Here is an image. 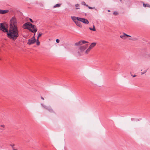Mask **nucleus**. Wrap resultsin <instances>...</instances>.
Wrapping results in <instances>:
<instances>
[{
    "label": "nucleus",
    "mask_w": 150,
    "mask_h": 150,
    "mask_svg": "<svg viewBox=\"0 0 150 150\" xmlns=\"http://www.w3.org/2000/svg\"><path fill=\"white\" fill-rule=\"evenodd\" d=\"M23 28L24 29H27L29 31L34 33V36L31 39L28 40L27 44L31 45L34 43L36 41L35 35L37 31L36 27L30 22H27L23 25Z\"/></svg>",
    "instance_id": "obj_1"
},
{
    "label": "nucleus",
    "mask_w": 150,
    "mask_h": 150,
    "mask_svg": "<svg viewBox=\"0 0 150 150\" xmlns=\"http://www.w3.org/2000/svg\"><path fill=\"white\" fill-rule=\"evenodd\" d=\"M6 33L7 37L13 40H16L19 36V31L17 28H10Z\"/></svg>",
    "instance_id": "obj_2"
},
{
    "label": "nucleus",
    "mask_w": 150,
    "mask_h": 150,
    "mask_svg": "<svg viewBox=\"0 0 150 150\" xmlns=\"http://www.w3.org/2000/svg\"><path fill=\"white\" fill-rule=\"evenodd\" d=\"M10 28H17V22L16 19L14 17H12L10 20Z\"/></svg>",
    "instance_id": "obj_3"
},
{
    "label": "nucleus",
    "mask_w": 150,
    "mask_h": 150,
    "mask_svg": "<svg viewBox=\"0 0 150 150\" xmlns=\"http://www.w3.org/2000/svg\"><path fill=\"white\" fill-rule=\"evenodd\" d=\"M0 30L4 32L7 33L8 30L6 28L3 23H0Z\"/></svg>",
    "instance_id": "obj_4"
},
{
    "label": "nucleus",
    "mask_w": 150,
    "mask_h": 150,
    "mask_svg": "<svg viewBox=\"0 0 150 150\" xmlns=\"http://www.w3.org/2000/svg\"><path fill=\"white\" fill-rule=\"evenodd\" d=\"M78 19L79 21L81 22L86 24H88L89 23V22L86 19L81 18H79Z\"/></svg>",
    "instance_id": "obj_5"
},
{
    "label": "nucleus",
    "mask_w": 150,
    "mask_h": 150,
    "mask_svg": "<svg viewBox=\"0 0 150 150\" xmlns=\"http://www.w3.org/2000/svg\"><path fill=\"white\" fill-rule=\"evenodd\" d=\"M41 105L44 108L48 110L49 112H53L52 109H51L50 106H46L42 103H41Z\"/></svg>",
    "instance_id": "obj_6"
},
{
    "label": "nucleus",
    "mask_w": 150,
    "mask_h": 150,
    "mask_svg": "<svg viewBox=\"0 0 150 150\" xmlns=\"http://www.w3.org/2000/svg\"><path fill=\"white\" fill-rule=\"evenodd\" d=\"M41 105L44 108L48 110L49 112H53L52 109H51L50 106H46L42 103H41Z\"/></svg>",
    "instance_id": "obj_7"
},
{
    "label": "nucleus",
    "mask_w": 150,
    "mask_h": 150,
    "mask_svg": "<svg viewBox=\"0 0 150 150\" xmlns=\"http://www.w3.org/2000/svg\"><path fill=\"white\" fill-rule=\"evenodd\" d=\"M41 105L44 108L48 110L49 112H53L52 109H51L50 106H46L42 103H41Z\"/></svg>",
    "instance_id": "obj_8"
},
{
    "label": "nucleus",
    "mask_w": 150,
    "mask_h": 150,
    "mask_svg": "<svg viewBox=\"0 0 150 150\" xmlns=\"http://www.w3.org/2000/svg\"><path fill=\"white\" fill-rule=\"evenodd\" d=\"M88 46V45H86L82 46H80L79 47V50L81 52H83L86 49Z\"/></svg>",
    "instance_id": "obj_9"
},
{
    "label": "nucleus",
    "mask_w": 150,
    "mask_h": 150,
    "mask_svg": "<svg viewBox=\"0 0 150 150\" xmlns=\"http://www.w3.org/2000/svg\"><path fill=\"white\" fill-rule=\"evenodd\" d=\"M123 35H121L120 36V37L123 39H126V36L129 37H131V36L130 35H127L125 33H123Z\"/></svg>",
    "instance_id": "obj_10"
},
{
    "label": "nucleus",
    "mask_w": 150,
    "mask_h": 150,
    "mask_svg": "<svg viewBox=\"0 0 150 150\" xmlns=\"http://www.w3.org/2000/svg\"><path fill=\"white\" fill-rule=\"evenodd\" d=\"M71 18H72V20L75 23V22H76L77 21L76 20H77L78 21H79L78 18H79V17H76L74 16H72L71 17Z\"/></svg>",
    "instance_id": "obj_11"
},
{
    "label": "nucleus",
    "mask_w": 150,
    "mask_h": 150,
    "mask_svg": "<svg viewBox=\"0 0 150 150\" xmlns=\"http://www.w3.org/2000/svg\"><path fill=\"white\" fill-rule=\"evenodd\" d=\"M78 21H77L76 22H75V23L76 25L80 28H81L82 26L81 24V23L80 22Z\"/></svg>",
    "instance_id": "obj_12"
},
{
    "label": "nucleus",
    "mask_w": 150,
    "mask_h": 150,
    "mask_svg": "<svg viewBox=\"0 0 150 150\" xmlns=\"http://www.w3.org/2000/svg\"><path fill=\"white\" fill-rule=\"evenodd\" d=\"M96 42L92 43L89 47V49H92L96 45Z\"/></svg>",
    "instance_id": "obj_13"
},
{
    "label": "nucleus",
    "mask_w": 150,
    "mask_h": 150,
    "mask_svg": "<svg viewBox=\"0 0 150 150\" xmlns=\"http://www.w3.org/2000/svg\"><path fill=\"white\" fill-rule=\"evenodd\" d=\"M82 43L81 40H80L78 42L76 43L75 44V45L76 46L81 45H82Z\"/></svg>",
    "instance_id": "obj_14"
},
{
    "label": "nucleus",
    "mask_w": 150,
    "mask_h": 150,
    "mask_svg": "<svg viewBox=\"0 0 150 150\" xmlns=\"http://www.w3.org/2000/svg\"><path fill=\"white\" fill-rule=\"evenodd\" d=\"M89 28L91 30H92V31H95L96 30V29L95 28V26L94 25H93V28H91L89 27Z\"/></svg>",
    "instance_id": "obj_15"
},
{
    "label": "nucleus",
    "mask_w": 150,
    "mask_h": 150,
    "mask_svg": "<svg viewBox=\"0 0 150 150\" xmlns=\"http://www.w3.org/2000/svg\"><path fill=\"white\" fill-rule=\"evenodd\" d=\"M61 4H57L55 5L53 7V8H55L56 7H59L60 6Z\"/></svg>",
    "instance_id": "obj_16"
},
{
    "label": "nucleus",
    "mask_w": 150,
    "mask_h": 150,
    "mask_svg": "<svg viewBox=\"0 0 150 150\" xmlns=\"http://www.w3.org/2000/svg\"><path fill=\"white\" fill-rule=\"evenodd\" d=\"M143 5L144 7H150V5H149V4H143Z\"/></svg>",
    "instance_id": "obj_17"
},
{
    "label": "nucleus",
    "mask_w": 150,
    "mask_h": 150,
    "mask_svg": "<svg viewBox=\"0 0 150 150\" xmlns=\"http://www.w3.org/2000/svg\"><path fill=\"white\" fill-rule=\"evenodd\" d=\"M75 6L76 7V9H80V8H77V7H79V4H76L75 5Z\"/></svg>",
    "instance_id": "obj_18"
},
{
    "label": "nucleus",
    "mask_w": 150,
    "mask_h": 150,
    "mask_svg": "<svg viewBox=\"0 0 150 150\" xmlns=\"http://www.w3.org/2000/svg\"><path fill=\"white\" fill-rule=\"evenodd\" d=\"M8 10H3L2 14H5L8 12Z\"/></svg>",
    "instance_id": "obj_19"
},
{
    "label": "nucleus",
    "mask_w": 150,
    "mask_h": 150,
    "mask_svg": "<svg viewBox=\"0 0 150 150\" xmlns=\"http://www.w3.org/2000/svg\"><path fill=\"white\" fill-rule=\"evenodd\" d=\"M81 4L85 6H88V5L86 4L84 1H83L81 2Z\"/></svg>",
    "instance_id": "obj_20"
},
{
    "label": "nucleus",
    "mask_w": 150,
    "mask_h": 150,
    "mask_svg": "<svg viewBox=\"0 0 150 150\" xmlns=\"http://www.w3.org/2000/svg\"><path fill=\"white\" fill-rule=\"evenodd\" d=\"M91 49H89V47L85 51V53L86 54H87L88 52L90 51L91 50Z\"/></svg>",
    "instance_id": "obj_21"
},
{
    "label": "nucleus",
    "mask_w": 150,
    "mask_h": 150,
    "mask_svg": "<svg viewBox=\"0 0 150 150\" xmlns=\"http://www.w3.org/2000/svg\"><path fill=\"white\" fill-rule=\"evenodd\" d=\"M82 41V45L83 44H85V43H88V42H87V41H85V40H82V41Z\"/></svg>",
    "instance_id": "obj_22"
},
{
    "label": "nucleus",
    "mask_w": 150,
    "mask_h": 150,
    "mask_svg": "<svg viewBox=\"0 0 150 150\" xmlns=\"http://www.w3.org/2000/svg\"><path fill=\"white\" fill-rule=\"evenodd\" d=\"M138 40V38L136 37H133L132 38V40L135 41Z\"/></svg>",
    "instance_id": "obj_23"
},
{
    "label": "nucleus",
    "mask_w": 150,
    "mask_h": 150,
    "mask_svg": "<svg viewBox=\"0 0 150 150\" xmlns=\"http://www.w3.org/2000/svg\"><path fill=\"white\" fill-rule=\"evenodd\" d=\"M147 69L145 70L144 71L141 72V74L142 75L144 74H145L146 73V72H147Z\"/></svg>",
    "instance_id": "obj_24"
},
{
    "label": "nucleus",
    "mask_w": 150,
    "mask_h": 150,
    "mask_svg": "<svg viewBox=\"0 0 150 150\" xmlns=\"http://www.w3.org/2000/svg\"><path fill=\"white\" fill-rule=\"evenodd\" d=\"M42 33H39V34L37 37V38H38V39L39 37H40L42 35Z\"/></svg>",
    "instance_id": "obj_25"
},
{
    "label": "nucleus",
    "mask_w": 150,
    "mask_h": 150,
    "mask_svg": "<svg viewBox=\"0 0 150 150\" xmlns=\"http://www.w3.org/2000/svg\"><path fill=\"white\" fill-rule=\"evenodd\" d=\"M113 14L114 15H117V14H118V13L117 12V11H114L113 13Z\"/></svg>",
    "instance_id": "obj_26"
},
{
    "label": "nucleus",
    "mask_w": 150,
    "mask_h": 150,
    "mask_svg": "<svg viewBox=\"0 0 150 150\" xmlns=\"http://www.w3.org/2000/svg\"><path fill=\"white\" fill-rule=\"evenodd\" d=\"M88 8L90 9H93L94 8H93V7H90V6H89L88 5V6H87Z\"/></svg>",
    "instance_id": "obj_27"
},
{
    "label": "nucleus",
    "mask_w": 150,
    "mask_h": 150,
    "mask_svg": "<svg viewBox=\"0 0 150 150\" xmlns=\"http://www.w3.org/2000/svg\"><path fill=\"white\" fill-rule=\"evenodd\" d=\"M59 40L58 39H57L56 40V42L57 43H59Z\"/></svg>",
    "instance_id": "obj_28"
},
{
    "label": "nucleus",
    "mask_w": 150,
    "mask_h": 150,
    "mask_svg": "<svg viewBox=\"0 0 150 150\" xmlns=\"http://www.w3.org/2000/svg\"><path fill=\"white\" fill-rule=\"evenodd\" d=\"M37 45H39L40 44V42L39 41L37 42Z\"/></svg>",
    "instance_id": "obj_29"
},
{
    "label": "nucleus",
    "mask_w": 150,
    "mask_h": 150,
    "mask_svg": "<svg viewBox=\"0 0 150 150\" xmlns=\"http://www.w3.org/2000/svg\"><path fill=\"white\" fill-rule=\"evenodd\" d=\"M3 10L0 9V13L2 14Z\"/></svg>",
    "instance_id": "obj_30"
},
{
    "label": "nucleus",
    "mask_w": 150,
    "mask_h": 150,
    "mask_svg": "<svg viewBox=\"0 0 150 150\" xmlns=\"http://www.w3.org/2000/svg\"><path fill=\"white\" fill-rule=\"evenodd\" d=\"M10 146H11V147H12V148H13V149H14V148L13 147L14 146V144H10Z\"/></svg>",
    "instance_id": "obj_31"
},
{
    "label": "nucleus",
    "mask_w": 150,
    "mask_h": 150,
    "mask_svg": "<svg viewBox=\"0 0 150 150\" xmlns=\"http://www.w3.org/2000/svg\"><path fill=\"white\" fill-rule=\"evenodd\" d=\"M131 75L133 77H135L137 76V75H133L132 74H131Z\"/></svg>",
    "instance_id": "obj_32"
},
{
    "label": "nucleus",
    "mask_w": 150,
    "mask_h": 150,
    "mask_svg": "<svg viewBox=\"0 0 150 150\" xmlns=\"http://www.w3.org/2000/svg\"><path fill=\"white\" fill-rule=\"evenodd\" d=\"M29 20L31 22H32V23L33 22V20L31 18H30Z\"/></svg>",
    "instance_id": "obj_33"
},
{
    "label": "nucleus",
    "mask_w": 150,
    "mask_h": 150,
    "mask_svg": "<svg viewBox=\"0 0 150 150\" xmlns=\"http://www.w3.org/2000/svg\"><path fill=\"white\" fill-rule=\"evenodd\" d=\"M131 120L132 121H133L135 120V119L134 118H131Z\"/></svg>",
    "instance_id": "obj_34"
},
{
    "label": "nucleus",
    "mask_w": 150,
    "mask_h": 150,
    "mask_svg": "<svg viewBox=\"0 0 150 150\" xmlns=\"http://www.w3.org/2000/svg\"><path fill=\"white\" fill-rule=\"evenodd\" d=\"M1 127H5V126L4 125H1Z\"/></svg>",
    "instance_id": "obj_35"
},
{
    "label": "nucleus",
    "mask_w": 150,
    "mask_h": 150,
    "mask_svg": "<svg viewBox=\"0 0 150 150\" xmlns=\"http://www.w3.org/2000/svg\"><path fill=\"white\" fill-rule=\"evenodd\" d=\"M135 120L136 121H139L140 120L139 119H136Z\"/></svg>",
    "instance_id": "obj_36"
},
{
    "label": "nucleus",
    "mask_w": 150,
    "mask_h": 150,
    "mask_svg": "<svg viewBox=\"0 0 150 150\" xmlns=\"http://www.w3.org/2000/svg\"><path fill=\"white\" fill-rule=\"evenodd\" d=\"M78 54H79V56H81V54H80V52H78Z\"/></svg>",
    "instance_id": "obj_37"
},
{
    "label": "nucleus",
    "mask_w": 150,
    "mask_h": 150,
    "mask_svg": "<svg viewBox=\"0 0 150 150\" xmlns=\"http://www.w3.org/2000/svg\"><path fill=\"white\" fill-rule=\"evenodd\" d=\"M41 98L42 100H44V98H43L42 97H41Z\"/></svg>",
    "instance_id": "obj_38"
},
{
    "label": "nucleus",
    "mask_w": 150,
    "mask_h": 150,
    "mask_svg": "<svg viewBox=\"0 0 150 150\" xmlns=\"http://www.w3.org/2000/svg\"><path fill=\"white\" fill-rule=\"evenodd\" d=\"M129 40H132V38H129Z\"/></svg>",
    "instance_id": "obj_39"
},
{
    "label": "nucleus",
    "mask_w": 150,
    "mask_h": 150,
    "mask_svg": "<svg viewBox=\"0 0 150 150\" xmlns=\"http://www.w3.org/2000/svg\"><path fill=\"white\" fill-rule=\"evenodd\" d=\"M38 41H39V40H38V38H37V42H38Z\"/></svg>",
    "instance_id": "obj_40"
},
{
    "label": "nucleus",
    "mask_w": 150,
    "mask_h": 150,
    "mask_svg": "<svg viewBox=\"0 0 150 150\" xmlns=\"http://www.w3.org/2000/svg\"><path fill=\"white\" fill-rule=\"evenodd\" d=\"M108 12H110V10H108Z\"/></svg>",
    "instance_id": "obj_41"
},
{
    "label": "nucleus",
    "mask_w": 150,
    "mask_h": 150,
    "mask_svg": "<svg viewBox=\"0 0 150 150\" xmlns=\"http://www.w3.org/2000/svg\"><path fill=\"white\" fill-rule=\"evenodd\" d=\"M120 1H122V0H119Z\"/></svg>",
    "instance_id": "obj_42"
}]
</instances>
